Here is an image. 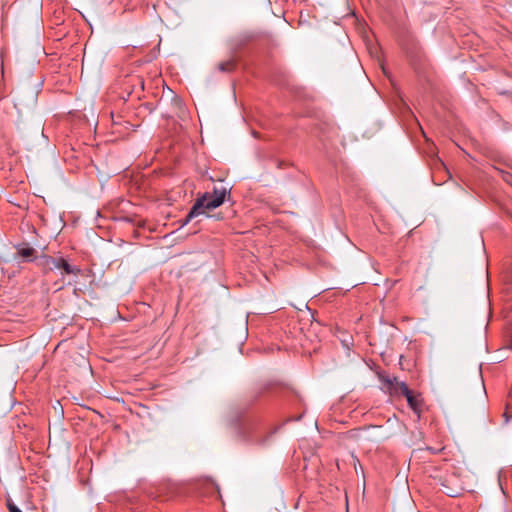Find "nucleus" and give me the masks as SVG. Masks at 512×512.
<instances>
[{
    "label": "nucleus",
    "instance_id": "f257e3e1",
    "mask_svg": "<svg viewBox=\"0 0 512 512\" xmlns=\"http://www.w3.org/2000/svg\"><path fill=\"white\" fill-rule=\"evenodd\" d=\"M226 188H214L212 193H205L196 200L190 212L186 216L183 225L187 224L191 219L206 214V210L219 207L225 199Z\"/></svg>",
    "mask_w": 512,
    "mask_h": 512
},
{
    "label": "nucleus",
    "instance_id": "f03ea898",
    "mask_svg": "<svg viewBox=\"0 0 512 512\" xmlns=\"http://www.w3.org/2000/svg\"><path fill=\"white\" fill-rule=\"evenodd\" d=\"M38 265L45 271H52L54 269L62 270L64 274H79L81 270L70 265L64 258H54L47 255H43L38 259Z\"/></svg>",
    "mask_w": 512,
    "mask_h": 512
},
{
    "label": "nucleus",
    "instance_id": "20e7f679",
    "mask_svg": "<svg viewBox=\"0 0 512 512\" xmlns=\"http://www.w3.org/2000/svg\"><path fill=\"white\" fill-rule=\"evenodd\" d=\"M18 254L27 260H32L35 257L36 250L31 247H23L18 249Z\"/></svg>",
    "mask_w": 512,
    "mask_h": 512
},
{
    "label": "nucleus",
    "instance_id": "0eeeda50",
    "mask_svg": "<svg viewBox=\"0 0 512 512\" xmlns=\"http://www.w3.org/2000/svg\"><path fill=\"white\" fill-rule=\"evenodd\" d=\"M234 66H235L234 60L229 59L227 61H223V62L219 63L218 69L222 72H230L233 70Z\"/></svg>",
    "mask_w": 512,
    "mask_h": 512
},
{
    "label": "nucleus",
    "instance_id": "39448f33",
    "mask_svg": "<svg viewBox=\"0 0 512 512\" xmlns=\"http://www.w3.org/2000/svg\"><path fill=\"white\" fill-rule=\"evenodd\" d=\"M404 396L406 397L410 408L413 409L415 412H418L420 401L417 399V397H415L410 390L409 394H404Z\"/></svg>",
    "mask_w": 512,
    "mask_h": 512
},
{
    "label": "nucleus",
    "instance_id": "7ed1b4c3",
    "mask_svg": "<svg viewBox=\"0 0 512 512\" xmlns=\"http://www.w3.org/2000/svg\"><path fill=\"white\" fill-rule=\"evenodd\" d=\"M386 383L392 394H409L408 386L396 377L387 378Z\"/></svg>",
    "mask_w": 512,
    "mask_h": 512
},
{
    "label": "nucleus",
    "instance_id": "423d86ee",
    "mask_svg": "<svg viewBox=\"0 0 512 512\" xmlns=\"http://www.w3.org/2000/svg\"><path fill=\"white\" fill-rule=\"evenodd\" d=\"M446 482H447V480H445V482L442 483L443 492L450 497L458 496L462 489L458 488V487H451V486L447 485Z\"/></svg>",
    "mask_w": 512,
    "mask_h": 512
},
{
    "label": "nucleus",
    "instance_id": "6e6552de",
    "mask_svg": "<svg viewBox=\"0 0 512 512\" xmlns=\"http://www.w3.org/2000/svg\"><path fill=\"white\" fill-rule=\"evenodd\" d=\"M6 505L9 512H22L10 498L6 500Z\"/></svg>",
    "mask_w": 512,
    "mask_h": 512
}]
</instances>
